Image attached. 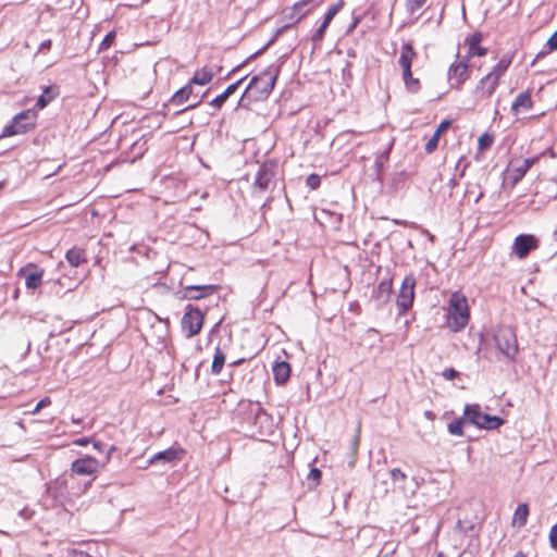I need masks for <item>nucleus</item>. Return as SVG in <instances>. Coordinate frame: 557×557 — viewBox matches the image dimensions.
<instances>
[{"label": "nucleus", "instance_id": "4", "mask_svg": "<svg viewBox=\"0 0 557 557\" xmlns=\"http://www.w3.org/2000/svg\"><path fill=\"white\" fill-rule=\"evenodd\" d=\"M469 321V308L467 299L459 293H454L449 299L447 324L448 326L458 332L462 330Z\"/></svg>", "mask_w": 557, "mask_h": 557}, {"label": "nucleus", "instance_id": "56", "mask_svg": "<svg viewBox=\"0 0 557 557\" xmlns=\"http://www.w3.org/2000/svg\"><path fill=\"white\" fill-rule=\"evenodd\" d=\"M20 516L23 517L24 519H29L32 517V511L28 509V508H23L22 510H20Z\"/></svg>", "mask_w": 557, "mask_h": 557}, {"label": "nucleus", "instance_id": "41", "mask_svg": "<svg viewBox=\"0 0 557 557\" xmlns=\"http://www.w3.org/2000/svg\"><path fill=\"white\" fill-rule=\"evenodd\" d=\"M456 529L463 534H468L470 531L474 529V524L471 521H463L461 519H458V521L456 522Z\"/></svg>", "mask_w": 557, "mask_h": 557}, {"label": "nucleus", "instance_id": "9", "mask_svg": "<svg viewBox=\"0 0 557 557\" xmlns=\"http://www.w3.org/2000/svg\"><path fill=\"white\" fill-rule=\"evenodd\" d=\"M203 324V313L193 305L186 306V311L182 318V329L187 332V337L197 335Z\"/></svg>", "mask_w": 557, "mask_h": 557}, {"label": "nucleus", "instance_id": "5", "mask_svg": "<svg viewBox=\"0 0 557 557\" xmlns=\"http://www.w3.org/2000/svg\"><path fill=\"white\" fill-rule=\"evenodd\" d=\"M463 414L468 423L484 430H497L505 423L503 418L483 412L478 404L466 405Z\"/></svg>", "mask_w": 557, "mask_h": 557}, {"label": "nucleus", "instance_id": "8", "mask_svg": "<svg viewBox=\"0 0 557 557\" xmlns=\"http://www.w3.org/2000/svg\"><path fill=\"white\" fill-rule=\"evenodd\" d=\"M416 285L417 278L413 273H409L404 277L396 298L399 314H405L411 309L414 300Z\"/></svg>", "mask_w": 557, "mask_h": 557}, {"label": "nucleus", "instance_id": "61", "mask_svg": "<svg viewBox=\"0 0 557 557\" xmlns=\"http://www.w3.org/2000/svg\"><path fill=\"white\" fill-rule=\"evenodd\" d=\"M249 60H251L250 57L247 60L243 61V64L248 63Z\"/></svg>", "mask_w": 557, "mask_h": 557}, {"label": "nucleus", "instance_id": "59", "mask_svg": "<svg viewBox=\"0 0 557 557\" xmlns=\"http://www.w3.org/2000/svg\"><path fill=\"white\" fill-rule=\"evenodd\" d=\"M513 557H525V556L521 552H519Z\"/></svg>", "mask_w": 557, "mask_h": 557}, {"label": "nucleus", "instance_id": "63", "mask_svg": "<svg viewBox=\"0 0 557 557\" xmlns=\"http://www.w3.org/2000/svg\"><path fill=\"white\" fill-rule=\"evenodd\" d=\"M240 362H242V360H237V361L233 362V366L238 364Z\"/></svg>", "mask_w": 557, "mask_h": 557}, {"label": "nucleus", "instance_id": "2", "mask_svg": "<svg viewBox=\"0 0 557 557\" xmlns=\"http://www.w3.org/2000/svg\"><path fill=\"white\" fill-rule=\"evenodd\" d=\"M280 66L270 64L260 74L252 76L240 99L238 100L237 107L242 106L244 97L249 91L256 94V100L267 99L275 86Z\"/></svg>", "mask_w": 557, "mask_h": 557}, {"label": "nucleus", "instance_id": "20", "mask_svg": "<svg viewBox=\"0 0 557 557\" xmlns=\"http://www.w3.org/2000/svg\"><path fill=\"white\" fill-rule=\"evenodd\" d=\"M499 81L494 78H490L488 81H484V76L478 83L474 94L479 99H488L496 90Z\"/></svg>", "mask_w": 557, "mask_h": 557}, {"label": "nucleus", "instance_id": "21", "mask_svg": "<svg viewBox=\"0 0 557 557\" xmlns=\"http://www.w3.org/2000/svg\"><path fill=\"white\" fill-rule=\"evenodd\" d=\"M247 78V75L239 78L235 83L227 86V88L220 95H218L214 99L210 101V106L215 110H220L225 101L238 89L239 85Z\"/></svg>", "mask_w": 557, "mask_h": 557}, {"label": "nucleus", "instance_id": "12", "mask_svg": "<svg viewBox=\"0 0 557 557\" xmlns=\"http://www.w3.org/2000/svg\"><path fill=\"white\" fill-rule=\"evenodd\" d=\"M539 247V239L531 234L518 235L512 245V252L520 259L525 258L532 250Z\"/></svg>", "mask_w": 557, "mask_h": 557}, {"label": "nucleus", "instance_id": "13", "mask_svg": "<svg viewBox=\"0 0 557 557\" xmlns=\"http://www.w3.org/2000/svg\"><path fill=\"white\" fill-rule=\"evenodd\" d=\"M218 290L216 285H188L178 290L177 295L181 299L198 300Z\"/></svg>", "mask_w": 557, "mask_h": 557}, {"label": "nucleus", "instance_id": "60", "mask_svg": "<svg viewBox=\"0 0 557 557\" xmlns=\"http://www.w3.org/2000/svg\"><path fill=\"white\" fill-rule=\"evenodd\" d=\"M249 60H251L250 57L247 60L243 61V64L248 63Z\"/></svg>", "mask_w": 557, "mask_h": 557}, {"label": "nucleus", "instance_id": "22", "mask_svg": "<svg viewBox=\"0 0 557 557\" xmlns=\"http://www.w3.org/2000/svg\"><path fill=\"white\" fill-rule=\"evenodd\" d=\"M59 95V87L55 85L46 86L42 94L38 97L34 110L45 109Z\"/></svg>", "mask_w": 557, "mask_h": 557}, {"label": "nucleus", "instance_id": "35", "mask_svg": "<svg viewBox=\"0 0 557 557\" xmlns=\"http://www.w3.org/2000/svg\"><path fill=\"white\" fill-rule=\"evenodd\" d=\"M292 26L293 25L289 22H287L282 27L277 28L276 32L274 33L273 37L262 48H260L258 51L252 53L250 55V59H255L258 55H260L261 53H263L277 39L278 36H281L287 28H289Z\"/></svg>", "mask_w": 557, "mask_h": 557}, {"label": "nucleus", "instance_id": "43", "mask_svg": "<svg viewBox=\"0 0 557 557\" xmlns=\"http://www.w3.org/2000/svg\"><path fill=\"white\" fill-rule=\"evenodd\" d=\"M306 185L312 190L318 189L321 185V177L318 174L312 173L307 177Z\"/></svg>", "mask_w": 557, "mask_h": 557}, {"label": "nucleus", "instance_id": "25", "mask_svg": "<svg viewBox=\"0 0 557 557\" xmlns=\"http://www.w3.org/2000/svg\"><path fill=\"white\" fill-rule=\"evenodd\" d=\"M450 125H451V121H449V120H444L440 123V125L437 126V128L434 132V134L432 135V137L425 144L424 149L428 153H432L437 148L441 135L444 132H446L450 127Z\"/></svg>", "mask_w": 557, "mask_h": 557}, {"label": "nucleus", "instance_id": "39", "mask_svg": "<svg viewBox=\"0 0 557 557\" xmlns=\"http://www.w3.org/2000/svg\"><path fill=\"white\" fill-rule=\"evenodd\" d=\"M115 37H116V33L114 30L109 32L104 36L102 41L100 42L99 50L100 51L108 50L111 47V45L113 44Z\"/></svg>", "mask_w": 557, "mask_h": 557}, {"label": "nucleus", "instance_id": "64", "mask_svg": "<svg viewBox=\"0 0 557 557\" xmlns=\"http://www.w3.org/2000/svg\"><path fill=\"white\" fill-rule=\"evenodd\" d=\"M436 557H446L442 553H440Z\"/></svg>", "mask_w": 557, "mask_h": 557}, {"label": "nucleus", "instance_id": "6", "mask_svg": "<svg viewBox=\"0 0 557 557\" xmlns=\"http://www.w3.org/2000/svg\"><path fill=\"white\" fill-rule=\"evenodd\" d=\"M37 117V111L34 109L20 112L4 126L1 137L26 134L36 126Z\"/></svg>", "mask_w": 557, "mask_h": 557}, {"label": "nucleus", "instance_id": "47", "mask_svg": "<svg viewBox=\"0 0 557 557\" xmlns=\"http://www.w3.org/2000/svg\"><path fill=\"white\" fill-rule=\"evenodd\" d=\"M426 0H407L408 10L413 13L414 11L421 9Z\"/></svg>", "mask_w": 557, "mask_h": 557}, {"label": "nucleus", "instance_id": "1", "mask_svg": "<svg viewBox=\"0 0 557 557\" xmlns=\"http://www.w3.org/2000/svg\"><path fill=\"white\" fill-rule=\"evenodd\" d=\"M240 431L249 437L264 441L274 434L276 424L259 403H242L236 414Z\"/></svg>", "mask_w": 557, "mask_h": 557}, {"label": "nucleus", "instance_id": "34", "mask_svg": "<svg viewBox=\"0 0 557 557\" xmlns=\"http://www.w3.org/2000/svg\"><path fill=\"white\" fill-rule=\"evenodd\" d=\"M403 79H404L406 89L409 92L416 94L420 90V82L418 78H414L412 76L411 70H409L408 74H407V71H403Z\"/></svg>", "mask_w": 557, "mask_h": 557}, {"label": "nucleus", "instance_id": "7", "mask_svg": "<svg viewBox=\"0 0 557 557\" xmlns=\"http://www.w3.org/2000/svg\"><path fill=\"white\" fill-rule=\"evenodd\" d=\"M115 450V446H110L108 454L101 459H96L91 456H85L74 460L71 465V471L77 475H91L95 474L100 467H104L112 453Z\"/></svg>", "mask_w": 557, "mask_h": 557}, {"label": "nucleus", "instance_id": "16", "mask_svg": "<svg viewBox=\"0 0 557 557\" xmlns=\"http://www.w3.org/2000/svg\"><path fill=\"white\" fill-rule=\"evenodd\" d=\"M540 156L527 158L520 164H511L507 172L508 177L513 185L518 184L527 174V172L539 161Z\"/></svg>", "mask_w": 557, "mask_h": 557}, {"label": "nucleus", "instance_id": "18", "mask_svg": "<svg viewBox=\"0 0 557 557\" xmlns=\"http://www.w3.org/2000/svg\"><path fill=\"white\" fill-rule=\"evenodd\" d=\"M393 293V278H385L372 292V298L379 307H383L388 302Z\"/></svg>", "mask_w": 557, "mask_h": 557}, {"label": "nucleus", "instance_id": "52", "mask_svg": "<svg viewBox=\"0 0 557 557\" xmlns=\"http://www.w3.org/2000/svg\"><path fill=\"white\" fill-rule=\"evenodd\" d=\"M92 440L89 437H79L75 440L74 444L78 446H86L87 444L91 443Z\"/></svg>", "mask_w": 557, "mask_h": 557}, {"label": "nucleus", "instance_id": "53", "mask_svg": "<svg viewBox=\"0 0 557 557\" xmlns=\"http://www.w3.org/2000/svg\"><path fill=\"white\" fill-rule=\"evenodd\" d=\"M50 48H51V40L47 39L40 44L38 52L49 50Z\"/></svg>", "mask_w": 557, "mask_h": 557}, {"label": "nucleus", "instance_id": "49", "mask_svg": "<svg viewBox=\"0 0 557 557\" xmlns=\"http://www.w3.org/2000/svg\"><path fill=\"white\" fill-rule=\"evenodd\" d=\"M50 404H51V400H50V398H49V397H45V398L40 399V400L37 403L36 407L34 408L33 413H37V412H39V410H40V409H42V408H45V407L49 406Z\"/></svg>", "mask_w": 557, "mask_h": 557}, {"label": "nucleus", "instance_id": "33", "mask_svg": "<svg viewBox=\"0 0 557 557\" xmlns=\"http://www.w3.org/2000/svg\"><path fill=\"white\" fill-rule=\"evenodd\" d=\"M529 516V507L527 504H519L515 510L513 515V523H517L518 527H523L527 523Z\"/></svg>", "mask_w": 557, "mask_h": 557}, {"label": "nucleus", "instance_id": "37", "mask_svg": "<svg viewBox=\"0 0 557 557\" xmlns=\"http://www.w3.org/2000/svg\"><path fill=\"white\" fill-rule=\"evenodd\" d=\"M343 0H338V2L332 4L329 10L326 11L325 15H324V18H323V22L329 24L332 22V20L334 18V16L338 13V11L343 8Z\"/></svg>", "mask_w": 557, "mask_h": 557}, {"label": "nucleus", "instance_id": "19", "mask_svg": "<svg viewBox=\"0 0 557 557\" xmlns=\"http://www.w3.org/2000/svg\"><path fill=\"white\" fill-rule=\"evenodd\" d=\"M481 41L482 34L480 32H475L466 38V44L468 45V52L465 58L467 60L473 57H483L487 53V49L480 46Z\"/></svg>", "mask_w": 557, "mask_h": 557}, {"label": "nucleus", "instance_id": "62", "mask_svg": "<svg viewBox=\"0 0 557 557\" xmlns=\"http://www.w3.org/2000/svg\"><path fill=\"white\" fill-rule=\"evenodd\" d=\"M484 358H487L488 360H492V357L487 356V354L484 355Z\"/></svg>", "mask_w": 557, "mask_h": 557}, {"label": "nucleus", "instance_id": "14", "mask_svg": "<svg viewBox=\"0 0 557 557\" xmlns=\"http://www.w3.org/2000/svg\"><path fill=\"white\" fill-rule=\"evenodd\" d=\"M18 276L25 278L26 288L36 289L42 283L44 269L34 263H28L18 271Z\"/></svg>", "mask_w": 557, "mask_h": 557}, {"label": "nucleus", "instance_id": "32", "mask_svg": "<svg viewBox=\"0 0 557 557\" xmlns=\"http://www.w3.org/2000/svg\"><path fill=\"white\" fill-rule=\"evenodd\" d=\"M225 363V355L220 347H216L214 350V356L211 364V372L214 375L221 373L223 366Z\"/></svg>", "mask_w": 557, "mask_h": 557}, {"label": "nucleus", "instance_id": "10", "mask_svg": "<svg viewBox=\"0 0 557 557\" xmlns=\"http://www.w3.org/2000/svg\"><path fill=\"white\" fill-rule=\"evenodd\" d=\"M185 456V450L180 446H171L164 450L153 454L147 461L148 466L162 465L174 466L180 462Z\"/></svg>", "mask_w": 557, "mask_h": 557}, {"label": "nucleus", "instance_id": "38", "mask_svg": "<svg viewBox=\"0 0 557 557\" xmlns=\"http://www.w3.org/2000/svg\"><path fill=\"white\" fill-rule=\"evenodd\" d=\"M391 473V479L393 481V483L395 485H399L403 487V484L404 482L406 481L407 479V475L405 474V472H403L400 469L398 468H394L389 471Z\"/></svg>", "mask_w": 557, "mask_h": 557}, {"label": "nucleus", "instance_id": "15", "mask_svg": "<svg viewBox=\"0 0 557 557\" xmlns=\"http://www.w3.org/2000/svg\"><path fill=\"white\" fill-rule=\"evenodd\" d=\"M468 78V60L466 58L459 63H454L449 66L448 79L453 88L459 89Z\"/></svg>", "mask_w": 557, "mask_h": 557}, {"label": "nucleus", "instance_id": "36", "mask_svg": "<svg viewBox=\"0 0 557 557\" xmlns=\"http://www.w3.org/2000/svg\"><path fill=\"white\" fill-rule=\"evenodd\" d=\"M468 423L466 417H460L458 419H455L454 421H451L448 426H447V430L449 432V434L451 435H455V436H462L463 435V425Z\"/></svg>", "mask_w": 557, "mask_h": 557}, {"label": "nucleus", "instance_id": "31", "mask_svg": "<svg viewBox=\"0 0 557 557\" xmlns=\"http://www.w3.org/2000/svg\"><path fill=\"white\" fill-rule=\"evenodd\" d=\"M393 148V141L386 147L384 151H382L379 156H376L374 161V171L376 174V178L381 180V174L385 169V164L389 159V153Z\"/></svg>", "mask_w": 557, "mask_h": 557}, {"label": "nucleus", "instance_id": "54", "mask_svg": "<svg viewBox=\"0 0 557 557\" xmlns=\"http://www.w3.org/2000/svg\"><path fill=\"white\" fill-rule=\"evenodd\" d=\"M201 99H202V97H201V98H199L195 103H191L190 106L185 107V108H184V109H182V110H178L175 114H180V113H182V112H185V111H187V110H190V109H194V108L198 107V106H199V103L201 102Z\"/></svg>", "mask_w": 557, "mask_h": 557}, {"label": "nucleus", "instance_id": "28", "mask_svg": "<svg viewBox=\"0 0 557 557\" xmlns=\"http://www.w3.org/2000/svg\"><path fill=\"white\" fill-rule=\"evenodd\" d=\"M65 259L72 267L75 268L87 261L85 250L78 247L69 249L65 253Z\"/></svg>", "mask_w": 557, "mask_h": 557}, {"label": "nucleus", "instance_id": "48", "mask_svg": "<svg viewBox=\"0 0 557 557\" xmlns=\"http://www.w3.org/2000/svg\"><path fill=\"white\" fill-rule=\"evenodd\" d=\"M549 543L553 549L557 550V523L554 524L549 532Z\"/></svg>", "mask_w": 557, "mask_h": 557}, {"label": "nucleus", "instance_id": "30", "mask_svg": "<svg viewBox=\"0 0 557 557\" xmlns=\"http://www.w3.org/2000/svg\"><path fill=\"white\" fill-rule=\"evenodd\" d=\"M533 101L529 90L520 92L511 104V111L517 113L521 108L531 109Z\"/></svg>", "mask_w": 557, "mask_h": 557}, {"label": "nucleus", "instance_id": "23", "mask_svg": "<svg viewBox=\"0 0 557 557\" xmlns=\"http://www.w3.org/2000/svg\"><path fill=\"white\" fill-rule=\"evenodd\" d=\"M512 62V58L510 55H504L492 69L491 72H488L484 76V81H488L490 78H494L496 81H499V78L505 74L507 69L510 66Z\"/></svg>", "mask_w": 557, "mask_h": 557}, {"label": "nucleus", "instance_id": "46", "mask_svg": "<svg viewBox=\"0 0 557 557\" xmlns=\"http://www.w3.org/2000/svg\"><path fill=\"white\" fill-rule=\"evenodd\" d=\"M91 443H92L95 450H97L99 454H103V456H106L108 454V450L111 446V445L104 444V443H102L100 441H96V440H92Z\"/></svg>", "mask_w": 557, "mask_h": 557}, {"label": "nucleus", "instance_id": "50", "mask_svg": "<svg viewBox=\"0 0 557 557\" xmlns=\"http://www.w3.org/2000/svg\"><path fill=\"white\" fill-rule=\"evenodd\" d=\"M442 375L446 380H454L458 375V372L454 368H447L443 371Z\"/></svg>", "mask_w": 557, "mask_h": 557}, {"label": "nucleus", "instance_id": "24", "mask_svg": "<svg viewBox=\"0 0 557 557\" xmlns=\"http://www.w3.org/2000/svg\"><path fill=\"white\" fill-rule=\"evenodd\" d=\"M414 57L416 52L412 45L409 42L404 44L400 49L398 62L403 71H407V74L409 73V70H411V64Z\"/></svg>", "mask_w": 557, "mask_h": 557}, {"label": "nucleus", "instance_id": "26", "mask_svg": "<svg viewBox=\"0 0 557 557\" xmlns=\"http://www.w3.org/2000/svg\"><path fill=\"white\" fill-rule=\"evenodd\" d=\"M273 376L276 384H284L288 381L290 375V367L289 363L285 361L275 362L273 368Z\"/></svg>", "mask_w": 557, "mask_h": 557}, {"label": "nucleus", "instance_id": "27", "mask_svg": "<svg viewBox=\"0 0 557 557\" xmlns=\"http://www.w3.org/2000/svg\"><path fill=\"white\" fill-rule=\"evenodd\" d=\"M194 96L193 85L188 82L185 86L180 88L170 99V103L182 106Z\"/></svg>", "mask_w": 557, "mask_h": 557}, {"label": "nucleus", "instance_id": "40", "mask_svg": "<svg viewBox=\"0 0 557 557\" xmlns=\"http://www.w3.org/2000/svg\"><path fill=\"white\" fill-rule=\"evenodd\" d=\"M546 46L548 47V52H552L554 50H557V30L548 38ZM547 51H541L537 54V59L545 55Z\"/></svg>", "mask_w": 557, "mask_h": 557}, {"label": "nucleus", "instance_id": "3", "mask_svg": "<svg viewBox=\"0 0 557 557\" xmlns=\"http://www.w3.org/2000/svg\"><path fill=\"white\" fill-rule=\"evenodd\" d=\"M493 342L499 355V357L496 358L497 361L508 363L516 361L519 345L516 332L512 327L507 325L497 327L493 334Z\"/></svg>", "mask_w": 557, "mask_h": 557}, {"label": "nucleus", "instance_id": "45", "mask_svg": "<svg viewBox=\"0 0 557 557\" xmlns=\"http://www.w3.org/2000/svg\"><path fill=\"white\" fill-rule=\"evenodd\" d=\"M321 470H319L318 468H312L308 475H307V479L308 481H311L313 483V485H318L320 483V480H321Z\"/></svg>", "mask_w": 557, "mask_h": 557}, {"label": "nucleus", "instance_id": "11", "mask_svg": "<svg viewBox=\"0 0 557 557\" xmlns=\"http://www.w3.org/2000/svg\"><path fill=\"white\" fill-rule=\"evenodd\" d=\"M277 171V163L273 160L262 163L256 174L253 185L260 190H265L270 187Z\"/></svg>", "mask_w": 557, "mask_h": 557}, {"label": "nucleus", "instance_id": "17", "mask_svg": "<svg viewBox=\"0 0 557 557\" xmlns=\"http://www.w3.org/2000/svg\"><path fill=\"white\" fill-rule=\"evenodd\" d=\"M311 1L312 0H300L296 2L292 8L283 12L284 18L292 25L299 23L311 11V9L308 8Z\"/></svg>", "mask_w": 557, "mask_h": 557}, {"label": "nucleus", "instance_id": "44", "mask_svg": "<svg viewBox=\"0 0 557 557\" xmlns=\"http://www.w3.org/2000/svg\"><path fill=\"white\" fill-rule=\"evenodd\" d=\"M493 145V136L488 134H483L479 138V148L481 150H486Z\"/></svg>", "mask_w": 557, "mask_h": 557}, {"label": "nucleus", "instance_id": "51", "mask_svg": "<svg viewBox=\"0 0 557 557\" xmlns=\"http://www.w3.org/2000/svg\"><path fill=\"white\" fill-rule=\"evenodd\" d=\"M71 555L73 557H94V556L89 555L88 553H86L84 550H79V549H72Z\"/></svg>", "mask_w": 557, "mask_h": 557}, {"label": "nucleus", "instance_id": "57", "mask_svg": "<svg viewBox=\"0 0 557 557\" xmlns=\"http://www.w3.org/2000/svg\"><path fill=\"white\" fill-rule=\"evenodd\" d=\"M377 557H394V552L381 553Z\"/></svg>", "mask_w": 557, "mask_h": 557}, {"label": "nucleus", "instance_id": "29", "mask_svg": "<svg viewBox=\"0 0 557 557\" xmlns=\"http://www.w3.org/2000/svg\"><path fill=\"white\" fill-rule=\"evenodd\" d=\"M213 78V72L211 69L205 66L195 72L194 76L190 78L189 83L191 85H200L205 86L209 84Z\"/></svg>", "mask_w": 557, "mask_h": 557}, {"label": "nucleus", "instance_id": "58", "mask_svg": "<svg viewBox=\"0 0 557 557\" xmlns=\"http://www.w3.org/2000/svg\"><path fill=\"white\" fill-rule=\"evenodd\" d=\"M448 185L450 188H454L456 185H457V182L455 178H450L449 182H448Z\"/></svg>", "mask_w": 557, "mask_h": 557}, {"label": "nucleus", "instance_id": "42", "mask_svg": "<svg viewBox=\"0 0 557 557\" xmlns=\"http://www.w3.org/2000/svg\"><path fill=\"white\" fill-rule=\"evenodd\" d=\"M327 27H329V24L322 22V24L319 26V28L312 35L311 39L314 44L323 40Z\"/></svg>", "mask_w": 557, "mask_h": 557}, {"label": "nucleus", "instance_id": "55", "mask_svg": "<svg viewBox=\"0 0 557 557\" xmlns=\"http://www.w3.org/2000/svg\"><path fill=\"white\" fill-rule=\"evenodd\" d=\"M360 21H361V16H360V15L355 16V17H354V21H352L351 25L348 27V30H347V32L349 33V32H351L352 29H355V28L357 27V25L360 23Z\"/></svg>", "mask_w": 557, "mask_h": 557}]
</instances>
